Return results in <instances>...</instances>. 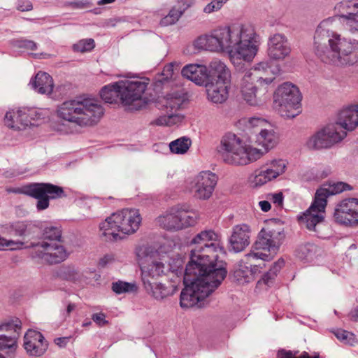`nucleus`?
I'll list each match as a JSON object with an SVG mask.
<instances>
[{
	"instance_id": "nucleus-33",
	"label": "nucleus",
	"mask_w": 358,
	"mask_h": 358,
	"mask_svg": "<svg viewBox=\"0 0 358 358\" xmlns=\"http://www.w3.org/2000/svg\"><path fill=\"white\" fill-rule=\"evenodd\" d=\"M257 271V266H248L244 264H239L234 271V279L240 285L248 283L255 279V273Z\"/></svg>"
},
{
	"instance_id": "nucleus-5",
	"label": "nucleus",
	"mask_w": 358,
	"mask_h": 358,
	"mask_svg": "<svg viewBox=\"0 0 358 358\" xmlns=\"http://www.w3.org/2000/svg\"><path fill=\"white\" fill-rule=\"evenodd\" d=\"M218 268L209 271L195 272L188 275L187 268L183 278L185 285L180 296V305L183 308H192L194 306L202 307L204 300L220 285L227 275V270L221 265Z\"/></svg>"
},
{
	"instance_id": "nucleus-62",
	"label": "nucleus",
	"mask_w": 358,
	"mask_h": 358,
	"mask_svg": "<svg viewBox=\"0 0 358 358\" xmlns=\"http://www.w3.org/2000/svg\"><path fill=\"white\" fill-rule=\"evenodd\" d=\"M115 1V0H100L98 1L97 4L99 6H102V5H105V4L112 3Z\"/></svg>"
},
{
	"instance_id": "nucleus-20",
	"label": "nucleus",
	"mask_w": 358,
	"mask_h": 358,
	"mask_svg": "<svg viewBox=\"0 0 358 358\" xmlns=\"http://www.w3.org/2000/svg\"><path fill=\"white\" fill-rule=\"evenodd\" d=\"M185 101V98L178 94H171L164 98V106L167 114L155 120V123L159 126H172L182 122V116L176 113Z\"/></svg>"
},
{
	"instance_id": "nucleus-13",
	"label": "nucleus",
	"mask_w": 358,
	"mask_h": 358,
	"mask_svg": "<svg viewBox=\"0 0 358 358\" xmlns=\"http://www.w3.org/2000/svg\"><path fill=\"white\" fill-rule=\"evenodd\" d=\"M198 217L195 212L189 210L187 205L172 207L165 214L158 217V223L167 230H180L194 226Z\"/></svg>"
},
{
	"instance_id": "nucleus-14",
	"label": "nucleus",
	"mask_w": 358,
	"mask_h": 358,
	"mask_svg": "<svg viewBox=\"0 0 358 358\" xmlns=\"http://www.w3.org/2000/svg\"><path fill=\"white\" fill-rule=\"evenodd\" d=\"M280 243L275 240V232L268 227L263 228L252 246V250L246 255L248 260L260 259L270 261L275 254Z\"/></svg>"
},
{
	"instance_id": "nucleus-19",
	"label": "nucleus",
	"mask_w": 358,
	"mask_h": 358,
	"mask_svg": "<svg viewBox=\"0 0 358 358\" xmlns=\"http://www.w3.org/2000/svg\"><path fill=\"white\" fill-rule=\"evenodd\" d=\"M336 15L329 18H335V24L339 22L350 32L358 25V1L357 0H343L334 6Z\"/></svg>"
},
{
	"instance_id": "nucleus-7",
	"label": "nucleus",
	"mask_w": 358,
	"mask_h": 358,
	"mask_svg": "<svg viewBox=\"0 0 358 358\" xmlns=\"http://www.w3.org/2000/svg\"><path fill=\"white\" fill-rule=\"evenodd\" d=\"M280 71L277 65L268 61L257 63L245 71L240 83L241 92L244 100L251 106L257 104V91L267 92V87L274 80V75Z\"/></svg>"
},
{
	"instance_id": "nucleus-51",
	"label": "nucleus",
	"mask_w": 358,
	"mask_h": 358,
	"mask_svg": "<svg viewBox=\"0 0 358 358\" xmlns=\"http://www.w3.org/2000/svg\"><path fill=\"white\" fill-rule=\"evenodd\" d=\"M17 9L20 11H29L33 9L32 3L28 0H18Z\"/></svg>"
},
{
	"instance_id": "nucleus-45",
	"label": "nucleus",
	"mask_w": 358,
	"mask_h": 358,
	"mask_svg": "<svg viewBox=\"0 0 358 358\" xmlns=\"http://www.w3.org/2000/svg\"><path fill=\"white\" fill-rule=\"evenodd\" d=\"M315 250L316 246L313 244L308 243L301 245L297 250V256L301 259H308L312 257Z\"/></svg>"
},
{
	"instance_id": "nucleus-24",
	"label": "nucleus",
	"mask_w": 358,
	"mask_h": 358,
	"mask_svg": "<svg viewBox=\"0 0 358 358\" xmlns=\"http://www.w3.org/2000/svg\"><path fill=\"white\" fill-rule=\"evenodd\" d=\"M252 230L247 224H238L231 229L229 242L230 247L235 252L244 250L250 243Z\"/></svg>"
},
{
	"instance_id": "nucleus-50",
	"label": "nucleus",
	"mask_w": 358,
	"mask_h": 358,
	"mask_svg": "<svg viewBox=\"0 0 358 358\" xmlns=\"http://www.w3.org/2000/svg\"><path fill=\"white\" fill-rule=\"evenodd\" d=\"M92 319L99 327H103L108 324V321L106 320V315L101 312L93 314Z\"/></svg>"
},
{
	"instance_id": "nucleus-6",
	"label": "nucleus",
	"mask_w": 358,
	"mask_h": 358,
	"mask_svg": "<svg viewBox=\"0 0 358 358\" xmlns=\"http://www.w3.org/2000/svg\"><path fill=\"white\" fill-rule=\"evenodd\" d=\"M103 114V107L97 101L91 99L66 101L57 109L59 118L81 127L97 124Z\"/></svg>"
},
{
	"instance_id": "nucleus-38",
	"label": "nucleus",
	"mask_w": 358,
	"mask_h": 358,
	"mask_svg": "<svg viewBox=\"0 0 358 358\" xmlns=\"http://www.w3.org/2000/svg\"><path fill=\"white\" fill-rule=\"evenodd\" d=\"M192 141L189 138L181 137L173 141L169 144L170 150L175 154H185L191 146Z\"/></svg>"
},
{
	"instance_id": "nucleus-49",
	"label": "nucleus",
	"mask_w": 358,
	"mask_h": 358,
	"mask_svg": "<svg viewBox=\"0 0 358 358\" xmlns=\"http://www.w3.org/2000/svg\"><path fill=\"white\" fill-rule=\"evenodd\" d=\"M278 358H320V356L317 354L310 356L308 352H303L296 357L290 351H282L278 353Z\"/></svg>"
},
{
	"instance_id": "nucleus-12",
	"label": "nucleus",
	"mask_w": 358,
	"mask_h": 358,
	"mask_svg": "<svg viewBox=\"0 0 358 358\" xmlns=\"http://www.w3.org/2000/svg\"><path fill=\"white\" fill-rule=\"evenodd\" d=\"M8 192L23 194L36 199V209L41 211L47 209L50 205V199H56L65 196L62 187L45 182H34L21 187L8 188Z\"/></svg>"
},
{
	"instance_id": "nucleus-43",
	"label": "nucleus",
	"mask_w": 358,
	"mask_h": 358,
	"mask_svg": "<svg viewBox=\"0 0 358 358\" xmlns=\"http://www.w3.org/2000/svg\"><path fill=\"white\" fill-rule=\"evenodd\" d=\"M76 271L72 266H62L57 270L55 275L59 278L66 280H74L76 276Z\"/></svg>"
},
{
	"instance_id": "nucleus-27",
	"label": "nucleus",
	"mask_w": 358,
	"mask_h": 358,
	"mask_svg": "<svg viewBox=\"0 0 358 358\" xmlns=\"http://www.w3.org/2000/svg\"><path fill=\"white\" fill-rule=\"evenodd\" d=\"M28 108H22L17 110H11L6 113L4 118L5 124L11 129L21 130L30 126L29 117L24 114L27 113Z\"/></svg>"
},
{
	"instance_id": "nucleus-56",
	"label": "nucleus",
	"mask_w": 358,
	"mask_h": 358,
	"mask_svg": "<svg viewBox=\"0 0 358 358\" xmlns=\"http://www.w3.org/2000/svg\"><path fill=\"white\" fill-rule=\"evenodd\" d=\"M335 335L338 339L346 342L348 341V338L352 336V334H351L349 331L342 329L338 330L335 333Z\"/></svg>"
},
{
	"instance_id": "nucleus-1",
	"label": "nucleus",
	"mask_w": 358,
	"mask_h": 358,
	"mask_svg": "<svg viewBox=\"0 0 358 358\" xmlns=\"http://www.w3.org/2000/svg\"><path fill=\"white\" fill-rule=\"evenodd\" d=\"M259 43V36L250 24L219 27L209 34L199 36L194 41L196 49L215 52H228L231 62L236 67L254 59Z\"/></svg>"
},
{
	"instance_id": "nucleus-21",
	"label": "nucleus",
	"mask_w": 358,
	"mask_h": 358,
	"mask_svg": "<svg viewBox=\"0 0 358 358\" xmlns=\"http://www.w3.org/2000/svg\"><path fill=\"white\" fill-rule=\"evenodd\" d=\"M335 221L344 225H358V199L348 198L338 203L334 210Z\"/></svg>"
},
{
	"instance_id": "nucleus-48",
	"label": "nucleus",
	"mask_w": 358,
	"mask_h": 358,
	"mask_svg": "<svg viewBox=\"0 0 358 358\" xmlns=\"http://www.w3.org/2000/svg\"><path fill=\"white\" fill-rule=\"evenodd\" d=\"M15 44L17 48L27 49L28 50H36L37 49V44L34 41L25 38L17 40Z\"/></svg>"
},
{
	"instance_id": "nucleus-29",
	"label": "nucleus",
	"mask_w": 358,
	"mask_h": 358,
	"mask_svg": "<svg viewBox=\"0 0 358 358\" xmlns=\"http://www.w3.org/2000/svg\"><path fill=\"white\" fill-rule=\"evenodd\" d=\"M182 75L196 85H205L209 81V73L206 66L189 64L182 69Z\"/></svg>"
},
{
	"instance_id": "nucleus-4",
	"label": "nucleus",
	"mask_w": 358,
	"mask_h": 358,
	"mask_svg": "<svg viewBox=\"0 0 358 358\" xmlns=\"http://www.w3.org/2000/svg\"><path fill=\"white\" fill-rule=\"evenodd\" d=\"M192 247L190 261L187 264L188 275L195 272L209 271L218 268L222 264L224 270L226 264L218 260L219 255L224 254V245L222 236L212 229L203 230L196 234L191 241Z\"/></svg>"
},
{
	"instance_id": "nucleus-41",
	"label": "nucleus",
	"mask_w": 358,
	"mask_h": 358,
	"mask_svg": "<svg viewBox=\"0 0 358 358\" xmlns=\"http://www.w3.org/2000/svg\"><path fill=\"white\" fill-rule=\"evenodd\" d=\"M62 238V231L58 227H46L43 233V240L49 243H59Z\"/></svg>"
},
{
	"instance_id": "nucleus-31",
	"label": "nucleus",
	"mask_w": 358,
	"mask_h": 358,
	"mask_svg": "<svg viewBox=\"0 0 358 358\" xmlns=\"http://www.w3.org/2000/svg\"><path fill=\"white\" fill-rule=\"evenodd\" d=\"M33 88L42 94H50L54 88L52 78L47 73L39 71L31 81Z\"/></svg>"
},
{
	"instance_id": "nucleus-64",
	"label": "nucleus",
	"mask_w": 358,
	"mask_h": 358,
	"mask_svg": "<svg viewBox=\"0 0 358 358\" xmlns=\"http://www.w3.org/2000/svg\"><path fill=\"white\" fill-rule=\"evenodd\" d=\"M166 68H167V70H168V71L171 70V66H167Z\"/></svg>"
},
{
	"instance_id": "nucleus-10",
	"label": "nucleus",
	"mask_w": 358,
	"mask_h": 358,
	"mask_svg": "<svg viewBox=\"0 0 358 358\" xmlns=\"http://www.w3.org/2000/svg\"><path fill=\"white\" fill-rule=\"evenodd\" d=\"M147 83L140 80H121L104 86L101 92V99L106 103L121 102L125 106H134L135 109L141 108L139 104L147 88Z\"/></svg>"
},
{
	"instance_id": "nucleus-17",
	"label": "nucleus",
	"mask_w": 358,
	"mask_h": 358,
	"mask_svg": "<svg viewBox=\"0 0 358 358\" xmlns=\"http://www.w3.org/2000/svg\"><path fill=\"white\" fill-rule=\"evenodd\" d=\"M217 180L215 173L210 171H201L191 181L189 191L196 199L208 200L213 195Z\"/></svg>"
},
{
	"instance_id": "nucleus-26",
	"label": "nucleus",
	"mask_w": 358,
	"mask_h": 358,
	"mask_svg": "<svg viewBox=\"0 0 358 358\" xmlns=\"http://www.w3.org/2000/svg\"><path fill=\"white\" fill-rule=\"evenodd\" d=\"M229 81L214 80L206 83L208 99L215 103H222L228 98Z\"/></svg>"
},
{
	"instance_id": "nucleus-2",
	"label": "nucleus",
	"mask_w": 358,
	"mask_h": 358,
	"mask_svg": "<svg viewBox=\"0 0 358 358\" xmlns=\"http://www.w3.org/2000/svg\"><path fill=\"white\" fill-rule=\"evenodd\" d=\"M335 18H327L318 25L314 36V52L323 63L334 66L355 62L358 43L334 31Z\"/></svg>"
},
{
	"instance_id": "nucleus-52",
	"label": "nucleus",
	"mask_w": 358,
	"mask_h": 358,
	"mask_svg": "<svg viewBox=\"0 0 358 358\" xmlns=\"http://www.w3.org/2000/svg\"><path fill=\"white\" fill-rule=\"evenodd\" d=\"M267 199L272 201L278 206H281L283 203V194L282 192L268 194Z\"/></svg>"
},
{
	"instance_id": "nucleus-23",
	"label": "nucleus",
	"mask_w": 358,
	"mask_h": 358,
	"mask_svg": "<svg viewBox=\"0 0 358 358\" xmlns=\"http://www.w3.org/2000/svg\"><path fill=\"white\" fill-rule=\"evenodd\" d=\"M291 47L287 38L282 34L271 35L268 41L267 54L271 59L280 61L289 57Z\"/></svg>"
},
{
	"instance_id": "nucleus-59",
	"label": "nucleus",
	"mask_w": 358,
	"mask_h": 358,
	"mask_svg": "<svg viewBox=\"0 0 358 358\" xmlns=\"http://www.w3.org/2000/svg\"><path fill=\"white\" fill-rule=\"evenodd\" d=\"M68 342V338L66 337H60L57 338L55 339V343L59 347H64L66 346V343Z\"/></svg>"
},
{
	"instance_id": "nucleus-44",
	"label": "nucleus",
	"mask_w": 358,
	"mask_h": 358,
	"mask_svg": "<svg viewBox=\"0 0 358 358\" xmlns=\"http://www.w3.org/2000/svg\"><path fill=\"white\" fill-rule=\"evenodd\" d=\"M94 45V41L92 38H87L79 41L73 45V48L76 52H85L92 50Z\"/></svg>"
},
{
	"instance_id": "nucleus-34",
	"label": "nucleus",
	"mask_w": 358,
	"mask_h": 358,
	"mask_svg": "<svg viewBox=\"0 0 358 358\" xmlns=\"http://www.w3.org/2000/svg\"><path fill=\"white\" fill-rule=\"evenodd\" d=\"M189 6L187 0H180L169 11V14L161 20V24L168 26L176 23L185 10Z\"/></svg>"
},
{
	"instance_id": "nucleus-8",
	"label": "nucleus",
	"mask_w": 358,
	"mask_h": 358,
	"mask_svg": "<svg viewBox=\"0 0 358 358\" xmlns=\"http://www.w3.org/2000/svg\"><path fill=\"white\" fill-rule=\"evenodd\" d=\"M352 189L349 184L343 182H331L324 185L322 187L317 190L314 200L309 208L298 217L299 223L301 225H305L309 231L319 234V229L323 224L324 220L325 208L327 204V199L331 195L340 194Z\"/></svg>"
},
{
	"instance_id": "nucleus-30",
	"label": "nucleus",
	"mask_w": 358,
	"mask_h": 358,
	"mask_svg": "<svg viewBox=\"0 0 358 358\" xmlns=\"http://www.w3.org/2000/svg\"><path fill=\"white\" fill-rule=\"evenodd\" d=\"M143 287L146 292L157 301H162L173 295L178 291V287L176 285H171L166 286L157 281L143 284Z\"/></svg>"
},
{
	"instance_id": "nucleus-46",
	"label": "nucleus",
	"mask_w": 358,
	"mask_h": 358,
	"mask_svg": "<svg viewBox=\"0 0 358 358\" xmlns=\"http://www.w3.org/2000/svg\"><path fill=\"white\" fill-rule=\"evenodd\" d=\"M228 0H213L204 7L203 12L209 14L217 11Z\"/></svg>"
},
{
	"instance_id": "nucleus-37",
	"label": "nucleus",
	"mask_w": 358,
	"mask_h": 358,
	"mask_svg": "<svg viewBox=\"0 0 358 358\" xmlns=\"http://www.w3.org/2000/svg\"><path fill=\"white\" fill-rule=\"evenodd\" d=\"M306 145L308 148L313 150H320L331 147L328 140L327 139L325 133L323 131V129L313 135L308 140Z\"/></svg>"
},
{
	"instance_id": "nucleus-18",
	"label": "nucleus",
	"mask_w": 358,
	"mask_h": 358,
	"mask_svg": "<svg viewBox=\"0 0 358 358\" xmlns=\"http://www.w3.org/2000/svg\"><path fill=\"white\" fill-rule=\"evenodd\" d=\"M285 169L286 164L282 159L268 161L250 177V184L253 187L262 186L282 175L285 171Z\"/></svg>"
},
{
	"instance_id": "nucleus-63",
	"label": "nucleus",
	"mask_w": 358,
	"mask_h": 358,
	"mask_svg": "<svg viewBox=\"0 0 358 358\" xmlns=\"http://www.w3.org/2000/svg\"><path fill=\"white\" fill-rule=\"evenodd\" d=\"M92 324V322L90 321H85L83 324V327H88Z\"/></svg>"
},
{
	"instance_id": "nucleus-16",
	"label": "nucleus",
	"mask_w": 358,
	"mask_h": 358,
	"mask_svg": "<svg viewBox=\"0 0 358 358\" xmlns=\"http://www.w3.org/2000/svg\"><path fill=\"white\" fill-rule=\"evenodd\" d=\"M31 255L34 258H38L42 262L49 264L61 263L68 257V253L62 244L49 243L47 241L33 245Z\"/></svg>"
},
{
	"instance_id": "nucleus-36",
	"label": "nucleus",
	"mask_w": 358,
	"mask_h": 358,
	"mask_svg": "<svg viewBox=\"0 0 358 358\" xmlns=\"http://www.w3.org/2000/svg\"><path fill=\"white\" fill-rule=\"evenodd\" d=\"M285 266V261L283 259H279L277 262H275L272 267L269 269L268 272L264 273L262 278L258 280V285L261 286L262 285H266L268 287H271L275 279L278 272L281 270V268Z\"/></svg>"
},
{
	"instance_id": "nucleus-3",
	"label": "nucleus",
	"mask_w": 358,
	"mask_h": 358,
	"mask_svg": "<svg viewBox=\"0 0 358 358\" xmlns=\"http://www.w3.org/2000/svg\"><path fill=\"white\" fill-rule=\"evenodd\" d=\"M278 135L273 129H261L256 142L264 150L245 145L243 140L232 133L226 134L221 140L219 152L222 160L231 165L243 166L260 159L278 143Z\"/></svg>"
},
{
	"instance_id": "nucleus-42",
	"label": "nucleus",
	"mask_w": 358,
	"mask_h": 358,
	"mask_svg": "<svg viewBox=\"0 0 358 358\" xmlns=\"http://www.w3.org/2000/svg\"><path fill=\"white\" fill-rule=\"evenodd\" d=\"M4 231L13 236H22L26 229L27 224L24 222H17L3 227Z\"/></svg>"
},
{
	"instance_id": "nucleus-40",
	"label": "nucleus",
	"mask_w": 358,
	"mask_h": 358,
	"mask_svg": "<svg viewBox=\"0 0 358 358\" xmlns=\"http://www.w3.org/2000/svg\"><path fill=\"white\" fill-rule=\"evenodd\" d=\"M27 113H24L29 117L31 120L30 126H38L45 118L48 112L47 110L37 108H28L27 110Z\"/></svg>"
},
{
	"instance_id": "nucleus-60",
	"label": "nucleus",
	"mask_w": 358,
	"mask_h": 358,
	"mask_svg": "<svg viewBox=\"0 0 358 358\" xmlns=\"http://www.w3.org/2000/svg\"><path fill=\"white\" fill-rule=\"evenodd\" d=\"M351 35L355 37V41L358 43V25H355L350 31Z\"/></svg>"
},
{
	"instance_id": "nucleus-58",
	"label": "nucleus",
	"mask_w": 358,
	"mask_h": 358,
	"mask_svg": "<svg viewBox=\"0 0 358 358\" xmlns=\"http://www.w3.org/2000/svg\"><path fill=\"white\" fill-rule=\"evenodd\" d=\"M350 320L358 322V307L352 309L348 315Z\"/></svg>"
},
{
	"instance_id": "nucleus-54",
	"label": "nucleus",
	"mask_w": 358,
	"mask_h": 358,
	"mask_svg": "<svg viewBox=\"0 0 358 358\" xmlns=\"http://www.w3.org/2000/svg\"><path fill=\"white\" fill-rule=\"evenodd\" d=\"M115 260L114 255L106 254L101 257L99 262V266L101 267H105L108 264L113 262Z\"/></svg>"
},
{
	"instance_id": "nucleus-11",
	"label": "nucleus",
	"mask_w": 358,
	"mask_h": 358,
	"mask_svg": "<svg viewBox=\"0 0 358 358\" xmlns=\"http://www.w3.org/2000/svg\"><path fill=\"white\" fill-rule=\"evenodd\" d=\"M301 94L296 85L284 83L274 92V108L282 117L294 118L301 113Z\"/></svg>"
},
{
	"instance_id": "nucleus-53",
	"label": "nucleus",
	"mask_w": 358,
	"mask_h": 358,
	"mask_svg": "<svg viewBox=\"0 0 358 358\" xmlns=\"http://www.w3.org/2000/svg\"><path fill=\"white\" fill-rule=\"evenodd\" d=\"M266 124V122L262 118L251 117L248 121V126L250 127H262Z\"/></svg>"
},
{
	"instance_id": "nucleus-47",
	"label": "nucleus",
	"mask_w": 358,
	"mask_h": 358,
	"mask_svg": "<svg viewBox=\"0 0 358 358\" xmlns=\"http://www.w3.org/2000/svg\"><path fill=\"white\" fill-rule=\"evenodd\" d=\"M68 6L73 9H90L93 6V3L89 0H77L68 3Z\"/></svg>"
},
{
	"instance_id": "nucleus-32",
	"label": "nucleus",
	"mask_w": 358,
	"mask_h": 358,
	"mask_svg": "<svg viewBox=\"0 0 358 358\" xmlns=\"http://www.w3.org/2000/svg\"><path fill=\"white\" fill-rule=\"evenodd\" d=\"M323 131L331 147L341 142L347 135L346 131L337 121L327 124L323 128Z\"/></svg>"
},
{
	"instance_id": "nucleus-15",
	"label": "nucleus",
	"mask_w": 358,
	"mask_h": 358,
	"mask_svg": "<svg viewBox=\"0 0 358 358\" xmlns=\"http://www.w3.org/2000/svg\"><path fill=\"white\" fill-rule=\"evenodd\" d=\"M22 331V322L17 317L5 320L0 323V351L14 353Z\"/></svg>"
},
{
	"instance_id": "nucleus-55",
	"label": "nucleus",
	"mask_w": 358,
	"mask_h": 358,
	"mask_svg": "<svg viewBox=\"0 0 358 358\" xmlns=\"http://www.w3.org/2000/svg\"><path fill=\"white\" fill-rule=\"evenodd\" d=\"M17 244L13 241H8L4 238L0 236V250H3L5 248H10V249H14L15 246Z\"/></svg>"
},
{
	"instance_id": "nucleus-22",
	"label": "nucleus",
	"mask_w": 358,
	"mask_h": 358,
	"mask_svg": "<svg viewBox=\"0 0 358 358\" xmlns=\"http://www.w3.org/2000/svg\"><path fill=\"white\" fill-rule=\"evenodd\" d=\"M143 284L157 281V280L171 270L169 265H166L164 259L148 257L146 264L141 266Z\"/></svg>"
},
{
	"instance_id": "nucleus-25",
	"label": "nucleus",
	"mask_w": 358,
	"mask_h": 358,
	"mask_svg": "<svg viewBox=\"0 0 358 358\" xmlns=\"http://www.w3.org/2000/svg\"><path fill=\"white\" fill-rule=\"evenodd\" d=\"M23 346L30 356L40 357L47 350L48 344L41 332L29 329L24 334Z\"/></svg>"
},
{
	"instance_id": "nucleus-61",
	"label": "nucleus",
	"mask_w": 358,
	"mask_h": 358,
	"mask_svg": "<svg viewBox=\"0 0 358 358\" xmlns=\"http://www.w3.org/2000/svg\"><path fill=\"white\" fill-rule=\"evenodd\" d=\"M76 306L75 303H69L66 307V315L69 316L71 313L76 308Z\"/></svg>"
},
{
	"instance_id": "nucleus-57",
	"label": "nucleus",
	"mask_w": 358,
	"mask_h": 358,
	"mask_svg": "<svg viewBox=\"0 0 358 358\" xmlns=\"http://www.w3.org/2000/svg\"><path fill=\"white\" fill-rule=\"evenodd\" d=\"M259 206L264 212H268L271 209V203L268 201H261L259 202Z\"/></svg>"
},
{
	"instance_id": "nucleus-39",
	"label": "nucleus",
	"mask_w": 358,
	"mask_h": 358,
	"mask_svg": "<svg viewBox=\"0 0 358 358\" xmlns=\"http://www.w3.org/2000/svg\"><path fill=\"white\" fill-rule=\"evenodd\" d=\"M111 289L115 294H120L123 293L136 292L138 287L136 283L118 280L112 283Z\"/></svg>"
},
{
	"instance_id": "nucleus-35",
	"label": "nucleus",
	"mask_w": 358,
	"mask_h": 358,
	"mask_svg": "<svg viewBox=\"0 0 358 358\" xmlns=\"http://www.w3.org/2000/svg\"><path fill=\"white\" fill-rule=\"evenodd\" d=\"M209 67L213 76L217 78L215 80L229 81L230 71L224 62L215 59L210 63Z\"/></svg>"
},
{
	"instance_id": "nucleus-9",
	"label": "nucleus",
	"mask_w": 358,
	"mask_h": 358,
	"mask_svg": "<svg viewBox=\"0 0 358 358\" xmlns=\"http://www.w3.org/2000/svg\"><path fill=\"white\" fill-rule=\"evenodd\" d=\"M141 220L138 210L124 208L113 213L100 223L99 229L106 241H114L122 239L125 235L134 234Z\"/></svg>"
},
{
	"instance_id": "nucleus-28",
	"label": "nucleus",
	"mask_w": 358,
	"mask_h": 358,
	"mask_svg": "<svg viewBox=\"0 0 358 358\" xmlns=\"http://www.w3.org/2000/svg\"><path fill=\"white\" fill-rule=\"evenodd\" d=\"M337 122L345 131H352L358 127V104L343 108L338 114Z\"/></svg>"
}]
</instances>
